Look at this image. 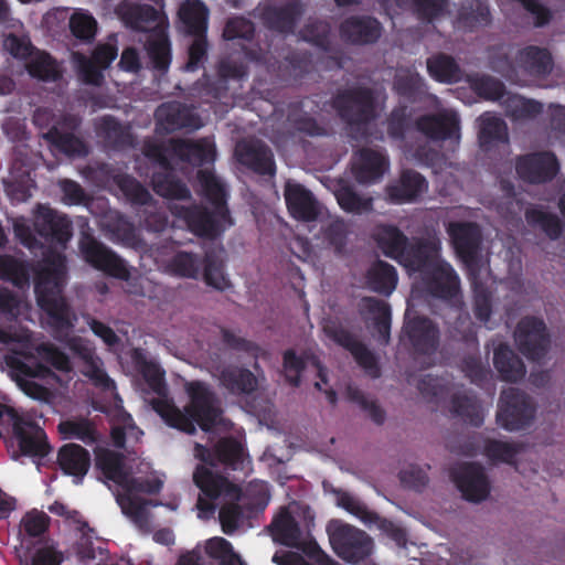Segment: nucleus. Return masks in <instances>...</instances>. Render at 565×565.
<instances>
[{"mask_svg": "<svg viewBox=\"0 0 565 565\" xmlns=\"http://www.w3.org/2000/svg\"><path fill=\"white\" fill-rule=\"evenodd\" d=\"M399 480L405 488L414 491H422L429 483L425 468L414 465H409L401 470Z\"/></svg>", "mask_w": 565, "mask_h": 565, "instance_id": "56", "label": "nucleus"}, {"mask_svg": "<svg viewBox=\"0 0 565 565\" xmlns=\"http://www.w3.org/2000/svg\"><path fill=\"white\" fill-rule=\"evenodd\" d=\"M0 343L19 356L8 358V363L14 370V379L20 388L34 399L46 397V390L33 381L34 377H44L49 370L43 364H35L30 358L31 347L26 335H13L0 330Z\"/></svg>", "mask_w": 565, "mask_h": 565, "instance_id": "7", "label": "nucleus"}, {"mask_svg": "<svg viewBox=\"0 0 565 565\" xmlns=\"http://www.w3.org/2000/svg\"><path fill=\"white\" fill-rule=\"evenodd\" d=\"M520 65L533 75H544L552 70V58L546 50L530 46L519 54Z\"/></svg>", "mask_w": 565, "mask_h": 565, "instance_id": "44", "label": "nucleus"}, {"mask_svg": "<svg viewBox=\"0 0 565 565\" xmlns=\"http://www.w3.org/2000/svg\"><path fill=\"white\" fill-rule=\"evenodd\" d=\"M57 461L65 473L82 477L88 470L89 455L81 446L68 444L60 449Z\"/></svg>", "mask_w": 565, "mask_h": 565, "instance_id": "37", "label": "nucleus"}, {"mask_svg": "<svg viewBox=\"0 0 565 565\" xmlns=\"http://www.w3.org/2000/svg\"><path fill=\"white\" fill-rule=\"evenodd\" d=\"M70 349L83 361L82 372L94 385L104 391H115L114 381L104 370L102 360L95 354L88 343L81 338H72L68 342Z\"/></svg>", "mask_w": 565, "mask_h": 565, "instance_id": "17", "label": "nucleus"}, {"mask_svg": "<svg viewBox=\"0 0 565 565\" xmlns=\"http://www.w3.org/2000/svg\"><path fill=\"white\" fill-rule=\"evenodd\" d=\"M49 524V519L44 512L33 510L28 512L21 520V527L30 536L42 534Z\"/></svg>", "mask_w": 565, "mask_h": 565, "instance_id": "63", "label": "nucleus"}, {"mask_svg": "<svg viewBox=\"0 0 565 565\" xmlns=\"http://www.w3.org/2000/svg\"><path fill=\"white\" fill-rule=\"evenodd\" d=\"M0 276L17 286H23L29 281V275L24 264L10 256H0Z\"/></svg>", "mask_w": 565, "mask_h": 565, "instance_id": "53", "label": "nucleus"}, {"mask_svg": "<svg viewBox=\"0 0 565 565\" xmlns=\"http://www.w3.org/2000/svg\"><path fill=\"white\" fill-rule=\"evenodd\" d=\"M96 462L108 479L120 486L121 491L117 494V502L121 507L122 512L140 529L148 530L149 514L145 504L138 498V493L157 492L161 487V482L157 481L154 484H150L131 478L126 471L120 457L108 449L99 448L96 451Z\"/></svg>", "mask_w": 565, "mask_h": 565, "instance_id": "4", "label": "nucleus"}, {"mask_svg": "<svg viewBox=\"0 0 565 565\" xmlns=\"http://www.w3.org/2000/svg\"><path fill=\"white\" fill-rule=\"evenodd\" d=\"M366 282L372 290L390 295L397 284L394 267L384 262H377L370 268Z\"/></svg>", "mask_w": 565, "mask_h": 565, "instance_id": "42", "label": "nucleus"}, {"mask_svg": "<svg viewBox=\"0 0 565 565\" xmlns=\"http://www.w3.org/2000/svg\"><path fill=\"white\" fill-rule=\"evenodd\" d=\"M533 418L534 405L526 395L513 387L502 393L497 414V423L501 427L519 430L530 425Z\"/></svg>", "mask_w": 565, "mask_h": 565, "instance_id": "11", "label": "nucleus"}, {"mask_svg": "<svg viewBox=\"0 0 565 565\" xmlns=\"http://www.w3.org/2000/svg\"><path fill=\"white\" fill-rule=\"evenodd\" d=\"M451 411L476 426L483 419V408L481 405L473 397L466 394L454 397Z\"/></svg>", "mask_w": 565, "mask_h": 565, "instance_id": "50", "label": "nucleus"}, {"mask_svg": "<svg viewBox=\"0 0 565 565\" xmlns=\"http://www.w3.org/2000/svg\"><path fill=\"white\" fill-rule=\"evenodd\" d=\"M193 480L209 498L223 497L226 502L220 510L218 519L225 534L235 532L242 521V511L235 501L241 500V490L226 479L214 475L207 467L199 466L193 473Z\"/></svg>", "mask_w": 565, "mask_h": 565, "instance_id": "8", "label": "nucleus"}, {"mask_svg": "<svg viewBox=\"0 0 565 565\" xmlns=\"http://www.w3.org/2000/svg\"><path fill=\"white\" fill-rule=\"evenodd\" d=\"M203 277L209 286L217 290H225L231 286L230 279L222 270V265L210 258L206 259Z\"/></svg>", "mask_w": 565, "mask_h": 565, "instance_id": "61", "label": "nucleus"}, {"mask_svg": "<svg viewBox=\"0 0 565 565\" xmlns=\"http://www.w3.org/2000/svg\"><path fill=\"white\" fill-rule=\"evenodd\" d=\"M146 154L159 161L162 167H167L169 156H175L180 160L193 163H201L214 160L215 150L214 145L209 140L171 139L170 147L164 151L158 147H150Z\"/></svg>", "mask_w": 565, "mask_h": 565, "instance_id": "13", "label": "nucleus"}, {"mask_svg": "<svg viewBox=\"0 0 565 565\" xmlns=\"http://www.w3.org/2000/svg\"><path fill=\"white\" fill-rule=\"evenodd\" d=\"M338 505L347 510L349 513L358 516L364 524L376 526L387 536L392 537L397 544H403L405 535L403 530L395 526L392 522L381 519L373 512L367 511L360 502L347 493H341L337 499Z\"/></svg>", "mask_w": 565, "mask_h": 565, "instance_id": "23", "label": "nucleus"}, {"mask_svg": "<svg viewBox=\"0 0 565 565\" xmlns=\"http://www.w3.org/2000/svg\"><path fill=\"white\" fill-rule=\"evenodd\" d=\"M216 456L220 461L232 465L234 469H237L238 463L243 460V449L237 441L225 439L218 443Z\"/></svg>", "mask_w": 565, "mask_h": 565, "instance_id": "60", "label": "nucleus"}, {"mask_svg": "<svg viewBox=\"0 0 565 565\" xmlns=\"http://www.w3.org/2000/svg\"><path fill=\"white\" fill-rule=\"evenodd\" d=\"M514 338L520 351L530 359L541 358L547 347L545 326L534 318L520 321Z\"/></svg>", "mask_w": 565, "mask_h": 565, "instance_id": "18", "label": "nucleus"}, {"mask_svg": "<svg viewBox=\"0 0 565 565\" xmlns=\"http://www.w3.org/2000/svg\"><path fill=\"white\" fill-rule=\"evenodd\" d=\"M70 28L76 38L88 40L96 31L95 19L84 12H75L70 20Z\"/></svg>", "mask_w": 565, "mask_h": 565, "instance_id": "58", "label": "nucleus"}, {"mask_svg": "<svg viewBox=\"0 0 565 565\" xmlns=\"http://www.w3.org/2000/svg\"><path fill=\"white\" fill-rule=\"evenodd\" d=\"M25 66L31 76L43 81H54L58 76L55 62L45 52L33 50L26 58Z\"/></svg>", "mask_w": 565, "mask_h": 565, "instance_id": "45", "label": "nucleus"}, {"mask_svg": "<svg viewBox=\"0 0 565 565\" xmlns=\"http://www.w3.org/2000/svg\"><path fill=\"white\" fill-rule=\"evenodd\" d=\"M237 160L262 174H273L275 164L270 150L258 140H244L237 143L235 148Z\"/></svg>", "mask_w": 565, "mask_h": 565, "instance_id": "25", "label": "nucleus"}, {"mask_svg": "<svg viewBox=\"0 0 565 565\" xmlns=\"http://www.w3.org/2000/svg\"><path fill=\"white\" fill-rule=\"evenodd\" d=\"M45 138L60 151L68 156L82 154L85 152L84 145L72 134L63 132L60 128L54 127Z\"/></svg>", "mask_w": 565, "mask_h": 565, "instance_id": "51", "label": "nucleus"}, {"mask_svg": "<svg viewBox=\"0 0 565 565\" xmlns=\"http://www.w3.org/2000/svg\"><path fill=\"white\" fill-rule=\"evenodd\" d=\"M360 310L367 322L373 323L384 343L388 341L390 310L383 301L374 298H364L360 302Z\"/></svg>", "mask_w": 565, "mask_h": 565, "instance_id": "36", "label": "nucleus"}, {"mask_svg": "<svg viewBox=\"0 0 565 565\" xmlns=\"http://www.w3.org/2000/svg\"><path fill=\"white\" fill-rule=\"evenodd\" d=\"M458 256L469 266L473 275L475 260L480 238L479 228L472 223H450L447 228Z\"/></svg>", "mask_w": 565, "mask_h": 565, "instance_id": "26", "label": "nucleus"}, {"mask_svg": "<svg viewBox=\"0 0 565 565\" xmlns=\"http://www.w3.org/2000/svg\"><path fill=\"white\" fill-rule=\"evenodd\" d=\"M116 13L131 29L140 31L156 30L148 40L147 51L154 67L166 71L170 62V54L167 38L162 29H159L161 23L159 13L149 6H138L129 2L118 6Z\"/></svg>", "mask_w": 565, "mask_h": 565, "instance_id": "6", "label": "nucleus"}, {"mask_svg": "<svg viewBox=\"0 0 565 565\" xmlns=\"http://www.w3.org/2000/svg\"><path fill=\"white\" fill-rule=\"evenodd\" d=\"M347 398L359 405L375 423L382 424L384 422L385 412L374 399L364 395L358 387L349 385L347 388Z\"/></svg>", "mask_w": 565, "mask_h": 565, "instance_id": "52", "label": "nucleus"}, {"mask_svg": "<svg viewBox=\"0 0 565 565\" xmlns=\"http://www.w3.org/2000/svg\"><path fill=\"white\" fill-rule=\"evenodd\" d=\"M508 141V127L505 122L493 115L484 114L479 119V143L490 149L498 143Z\"/></svg>", "mask_w": 565, "mask_h": 565, "instance_id": "40", "label": "nucleus"}, {"mask_svg": "<svg viewBox=\"0 0 565 565\" xmlns=\"http://www.w3.org/2000/svg\"><path fill=\"white\" fill-rule=\"evenodd\" d=\"M4 415L12 422L22 452L39 457H44L49 452V445L42 428L22 419L13 409L0 405V418Z\"/></svg>", "mask_w": 565, "mask_h": 565, "instance_id": "14", "label": "nucleus"}, {"mask_svg": "<svg viewBox=\"0 0 565 565\" xmlns=\"http://www.w3.org/2000/svg\"><path fill=\"white\" fill-rule=\"evenodd\" d=\"M284 194L287 207L295 218L310 222L321 214L320 204L302 185L288 181Z\"/></svg>", "mask_w": 565, "mask_h": 565, "instance_id": "21", "label": "nucleus"}, {"mask_svg": "<svg viewBox=\"0 0 565 565\" xmlns=\"http://www.w3.org/2000/svg\"><path fill=\"white\" fill-rule=\"evenodd\" d=\"M179 17L192 34H200L206 30L207 9L201 1H184L179 9Z\"/></svg>", "mask_w": 565, "mask_h": 565, "instance_id": "41", "label": "nucleus"}, {"mask_svg": "<svg viewBox=\"0 0 565 565\" xmlns=\"http://www.w3.org/2000/svg\"><path fill=\"white\" fill-rule=\"evenodd\" d=\"M64 281V259L60 253H52L39 269L35 294L39 306L60 328L71 327L74 320L61 296Z\"/></svg>", "mask_w": 565, "mask_h": 565, "instance_id": "5", "label": "nucleus"}, {"mask_svg": "<svg viewBox=\"0 0 565 565\" xmlns=\"http://www.w3.org/2000/svg\"><path fill=\"white\" fill-rule=\"evenodd\" d=\"M218 379L222 385L233 393H249L257 387L256 376L250 371L236 365L224 366Z\"/></svg>", "mask_w": 565, "mask_h": 565, "instance_id": "39", "label": "nucleus"}, {"mask_svg": "<svg viewBox=\"0 0 565 565\" xmlns=\"http://www.w3.org/2000/svg\"><path fill=\"white\" fill-rule=\"evenodd\" d=\"M103 224L114 239L132 247L138 245L139 238L135 227L117 212L107 213Z\"/></svg>", "mask_w": 565, "mask_h": 565, "instance_id": "43", "label": "nucleus"}, {"mask_svg": "<svg viewBox=\"0 0 565 565\" xmlns=\"http://www.w3.org/2000/svg\"><path fill=\"white\" fill-rule=\"evenodd\" d=\"M380 104L367 89L350 92L338 97L335 106L340 115L350 122H360L373 117Z\"/></svg>", "mask_w": 565, "mask_h": 565, "instance_id": "16", "label": "nucleus"}, {"mask_svg": "<svg viewBox=\"0 0 565 565\" xmlns=\"http://www.w3.org/2000/svg\"><path fill=\"white\" fill-rule=\"evenodd\" d=\"M198 179L202 192L215 205L214 214L180 203V201L190 199V192L171 174L158 172L153 175L152 183L159 195L178 201L172 203L169 209L174 215L184 218L192 232L201 236H214L226 226V210L223 204L224 190L213 172L207 169L200 170Z\"/></svg>", "mask_w": 565, "mask_h": 565, "instance_id": "2", "label": "nucleus"}, {"mask_svg": "<svg viewBox=\"0 0 565 565\" xmlns=\"http://www.w3.org/2000/svg\"><path fill=\"white\" fill-rule=\"evenodd\" d=\"M323 331L329 339L348 349L371 376L376 377L379 375L377 362L372 353L339 324L327 321L323 324Z\"/></svg>", "mask_w": 565, "mask_h": 565, "instance_id": "20", "label": "nucleus"}, {"mask_svg": "<svg viewBox=\"0 0 565 565\" xmlns=\"http://www.w3.org/2000/svg\"><path fill=\"white\" fill-rule=\"evenodd\" d=\"M375 239L380 248L397 259L412 273H420L428 291L439 298H454L459 291V279L452 268L439 258L440 242L412 241L393 226H379Z\"/></svg>", "mask_w": 565, "mask_h": 565, "instance_id": "1", "label": "nucleus"}, {"mask_svg": "<svg viewBox=\"0 0 565 565\" xmlns=\"http://www.w3.org/2000/svg\"><path fill=\"white\" fill-rule=\"evenodd\" d=\"M25 154L23 149L17 151L10 174L4 179L8 193L15 200H25L31 195L33 181L30 177V169L32 164L24 160Z\"/></svg>", "mask_w": 565, "mask_h": 565, "instance_id": "30", "label": "nucleus"}, {"mask_svg": "<svg viewBox=\"0 0 565 565\" xmlns=\"http://www.w3.org/2000/svg\"><path fill=\"white\" fill-rule=\"evenodd\" d=\"M501 105L504 107L507 116L513 121H530L543 113L541 102L516 94H507Z\"/></svg>", "mask_w": 565, "mask_h": 565, "instance_id": "34", "label": "nucleus"}, {"mask_svg": "<svg viewBox=\"0 0 565 565\" xmlns=\"http://www.w3.org/2000/svg\"><path fill=\"white\" fill-rule=\"evenodd\" d=\"M427 190L426 180L417 172L405 171L396 184L386 190L387 198L394 203L413 202Z\"/></svg>", "mask_w": 565, "mask_h": 565, "instance_id": "31", "label": "nucleus"}, {"mask_svg": "<svg viewBox=\"0 0 565 565\" xmlns=\"http://www.w3.org/2000/svg\"><path fill=\"white\" fill-rule=\"evenodd\" d=\"M385 158L372 150H362L353 163V172L360 183H371L386 171Z\"/></svg>", "mask_w": 565, "mask_h": 565, "instance_id": "33", "label": "nucleus"}, {"mask_svg": "<svg viewBox=\"0 0 565 565\" xmlns=\"http://www.w3.org/2000/svg\"><path fill=\"white\" fill-rule=\"evenodd\" d=\"M58 429L67 438H77L84 441L94 439V429L90 423L85 419L62 422Z\"/></svg>", "mask_w": 565, "mask_h": 565, "instance_id": "57", "label": "nucleus"}, {"mask_svg": "<svg viewBox=\"0 0 565 565\" xmlns=\"http://www.w3.org/2000/svg\"><path fill=\"white\" fill-rule=\"evenodd\" d=\"M159 126L164 131H173L180 128H199L201 122L188 107L171 103L160 106L156 113Z\"/></svg>", "mask_w": 565, "mask_h": 565, "instance_id": "29", "label": "nucleus"}, {"mask_svg": "<svg viewBox=\"0 0 565 565\" xmlns=\"http://www.w3.org/2000/svg\"><path fill=\"white\" fill-rule=\"evenodd\" d=\"M339 205L349 213L363 214L373 210V199L363 196L350 186H341L335 193Z\"/></svg>", "mask_w": 565, "mask_h": 565, "instance_id": "47", "label": "nucleus"}, {"mask_svg": "<svg viewBox=\"0 0 565 565\" xmlns=\"http://www.w3.org/2000/svg\"><path fill=\"white\" fill-rule=\"evenodd\" d=\"M138 369L143 379L149 383L150 387L158 394H161L163 387V374L160 367L152 362L140 360L138 361Z\"/></svg>", "mask_w": 565, "mask_h": 565, "instance_id": "64", "label": "nucleus"}, {"mask_svg": "<svg viewBox=\"0 0 565 565\" xmlns=\"http://www.w3.org/2000/svg\"><path fill=\"white\" fill-rule=\"evenodd\" d=\"M470 85L476 93L488 99H499L501 103L507 95L503 92V85L490 76L473 77L470 79Z\"/></svg>", "mask_w": 565, "mask_h": 565, "instance_id": "55", "label": "nucleus"}, {"mask_svg": "<svg viewBox=\"0 0 565 565\" xmlns=\"http://www.w3.org/2000/svg\"><path fill=\"white\" fill-rule=\"evenodd\" d=\"M34 226L41 236L51 237L61 244L67 242L72 235L68 220L45 206L39 207Z\"/></svg>", "mask_w": 565, "mask_h": 565, "instance_id": "28", "label": "nucleus"}, {"mask_svg": "<svg viewBox=\"0 0 565 565\" xmlns=\"http://www.w3.org/2000/svg\"><path fill=\"white\" fill-rule=\"evenodd\" d=\"M525 217L530 224L540 226L551 238L558 237L561 222L557 216L546 214L536 209H529L525 212Z\"/></svg>", "mask_w": 565, "mask_h": 565, "instance_id": "54", "label": "nucleus"}, {"mask_svg": "<svg viewBox=\"0 0 565 565\" xmlns=\"http://www.w3.org/2000/svg\"><path fill=\"white\" fill-rule=\"evenodd\" d=\"M489 10L481 2L463 7L460 12V21L465 28H475L488 23Z\"/></svg>", "mask_w": 565, "mask_h": 565, "instance_id": "59", "label": "nucleus"}, {"mask_svg": "<svg viewBox=\"0 0 565 565\" xmlns=\"http://www.w3.org/2000/svg\"><path fill=\"white\" fill-rule=\"evenodd\" d=\"M427 68L437 81L451 83L460 77V70L455 61L445 55L431 57L427 62Z\"/></svg>", "mask_w": 565, "mask_h": 565, "instance_id": "49", "label": "nucleus"}, {"mask_svg": "<svg viewBox=\"0 0 565 565\" xmlns=\"http://www.w3.org/2000/svg\"><path fill=\"white\" fill-rule=\"evenodd\" d=\"M202 260L188 252L177 253L168 263L169 273L184 278H198L201 271Z\"/></svg>", "mask_w": 565, "mask_h": 565, "instance_id": "46", "label": "nucleus"}, {"mask_svg": "<svg viewBox=\"0 0 565 565\" xmlns=\"http://www.w3.org/2000/svg\"><path fill=\"white\" fill-rule=\"evenodd\" d=\"M116 56L117 49L111 44H104L95 50L92 60H88L78 53H75L73 58L83 81L89 84L98 85L103 77L102 70L107 68L109 64L116 58Z\"/></svg>", "mask_w": 565, "mask_h": 565, "instance_id": "24", "label": "nucleus"}, {"mask_svg": "<svg viewBox=\"0 0 565 565\" xmlns=\"http://www.w3.org/2000/svg\"><path fill=\"white\" fill-rule=\"evenodd\" d=\"M418 129L431 139H459V121L451 110L427 115L417 122Z\"/></svg>", "mask_w": 565, "mask_h": 565, "instance_id": "27", "label": "nucleus"}, {"mask_svg": "<svg viewBox=\"0 0 565 565\" xmlns=\"http://www.w3.org/2000/svg\"><path fill=\"white\" fill-rule=\"evenodd\" d=\"M306 364L312 365L320 381L315 383V387L319 391L323 388V385H327V372L319 363V361L315 356L306 355V361L302 356H298L295 351L287 350L284 353V374L286 380L295 386H298L300 383V374L305 369Z\"/></svg>", "mask_w": 565, "mask_h": 565, "instance_id": "32", "label": "nucleus"}, {"mask_svg": "<svg viewBox=\"0 0 565 565\" xmlns=\"http://www.w3.org/2000/svg\"><path fill=\"white\" fill-rule=\"evenodd\" d=\"M81 250L85 259L95 268L104 270L117 278H129V269L125 262L98 243L94 237L85 235L81 241Z\"/></svg>", "mask_w": 565, "mask_h": 565, "instance_id": "15", "label": "nucleus"}, {"mask_svg": "<svg viewBox=\"0 0 565 565\" xmlns=\"http://www.w3.org/2000/svg\"><path fill=\"white\" fill-rule=\"evenodd\" d=\"M271 534L275 541L287 546L300 548L305 553L316 555L317 561L320 562L321 565H337L318 550V546L311 541L308 532L297 526L287 510H281L271 523Z\"/></svg>", "mask_w": 565, "mask_h": 565, "instance_id": "12", "label": "nucleus"}, {"mask_svg": "<svg viewBox=\"0 0 565 565\" xmlns=\"http://www.w3.org/2000/svg\"><path fill=\"white\" fill-rule=\"evenodd\" d=\"M341 34L352 43H370L379 39L381 28L371 18H350L342 23Z\"/></svg>", "mask_w": 565, "mask_h": 565, "instance_id": "35", "label": "nucleus"}, {"mask_svg": "<svg viewBox=\"0 0 565 565\" xmlns=\"http://www.w3.org/2000/svg\"><path fill=\"white\" fill-rule=\"evenodd\" d=\"M451 479L461 497L471 503H481L490 497L491 481L479 463L458 465L451 472Z\"/></svg>", "mask_w": 565, "mask_h": 565, "instance_id": "10", "label": "nucleus"}, {"mask_svg": "<svg viewBox=\"0 0 565 565\" xmlns=\"http://www.w3.org/2000/svg\"><path fill=\"white\" fill-rule=\"evenodd\" d=\"M404 331L417 352L429 353L436 349L437 329L429 320L417 317L411 309L406 311Z\"/></svg>", "mask_w": 565, "mask_h": 565, "instance_id": "22", "label": "nucleus"}, {"mask_svg": "<svg viewBox=\"0 0 565 565\" xmlns=\"http://www.w3.org/2000/svg\"><path fill=\"white\" fill-rule=\"evenodd\" d=\"M189 404L182 412L167 397H158L151 402L152 408L171 427L186 434H194V422L203 429L209 430L220 418V407L212 392L201 382L185 384Z\"/></svg>", "mask_w": 565, "mask_h": 565, "instance_id": "3", "label": "nucleus"}, {"mask_svg": "<svg viewBox=\"0 0 565 565\" xmlns=\"http://www.w3.org/2000/svg\"><path fill=\"white\" fill-rule=\"evenodd\" d=\"M205 553L217 565H243L241 557L233 551L228 541L223 537H212L205 543Z\"/></svg>", "mask_w": 565, "mask_h": 565, "instance_id": "48", "label": "nucleus"}, {"mask_svg": "<svg viewBox=\"0 0 565 565\" xmlns=\"http://www.w3.org/2000/svg\"><path fill=\"white\" fill-rule=\"evenodd\" d=\"M493 363L504 381L516 382L525 375L523 362L504 344L494 350Z\"/></svg>", "mask_w": 565, "mask_h": 565, "instance_id": "38", "label": "nucleus"}, {"mask_svg": "<svg viewBox=\"0 0 565 565\" xmlns=\"http://www.w3.org/2000/svg\"><path fill=\"white\" fill-rule=\"evenodd\" d=\"M327 531L334 552L349 563L363 561L374 550L372 537L352 525L333 520L328 524Z\"/></svg>", "mask_w": 565, "mask_h": 565, "instance_id": "9", "label": "nucleus"}, {"mask_svg": "<svg viewBox=\"0 0 565 565\" xmlns=\"http://www.w3.org/2000/svg\"><path fill=\"white\" fill-rule=\"evenodd\" d=\"M487 455L494 461L511 463L519 451V448L508 443L492 440L486 448Z\"/></svg>", "mask_w": 565, "mask_h": 565, "instance_id": "62", "label": "nucleus"}, {"mask_svg": "<svg viewBox=\"0 0 565 565\" xmlns=\"http://www.w3.org/2000/svg\"><path fill=\"white\" fill-rule=\"evenodd\" d=\"M515 169L521 179L531 183H541L556 174L557 162L551 152L531 153L521 157Z\"/></svg>", "mask_w": 565, "mask_h": 565, "instance_id": "19", "label": "nucleus"}]
</instances>
